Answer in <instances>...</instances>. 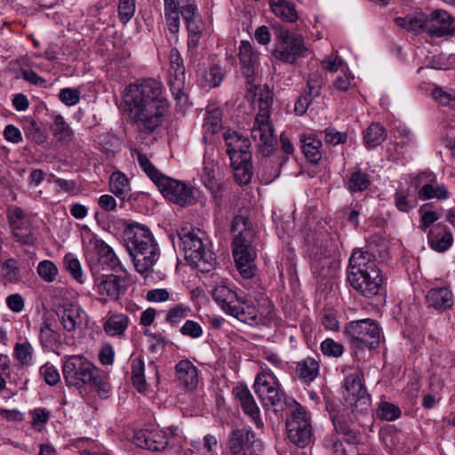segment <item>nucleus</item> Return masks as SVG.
I'll return each mask as SVG.
<instances>
[{"label":"nucleus","instance_id":"obj_1","mask_svg":"<svg viewBox=\"0 0 455 455\" xmlns=\"http://www.w3.org/2000/svg\"><path fill=\"white\" fill-rule=\"evenodd\" d=\"M163 89L162 83L156 79H145L126 87L124 102L140 132L149 134L162 125L168 109Z\"/></svg>","mask_w":455,"mask_h":455},{"label":"nucleus","instance_id":"obj_2","mask_svg":"<svg viewBox=\"0 0 455 455\" xmlns=\"http://www.w3.org/2000/svg\"><path fill=\"white\" fill-rule=\"evenodd\" d=\"M272 102L273 98L270 92H260L259 113L255 116L251 131V136L263 156L259 172H261L262 179L266 183L271 182L279 176L281 167L288 159L287 156H281L275 148L276 138L275 129L270 122Z\"/></svg>","mask_w":455,"mask_h":455},{"label":"nucleus","instance_id":"obj_3","mask_svg":"<svg viewBox=\"0 0 455 455\" xmlns=\"http://www.w3.org/2000/svg\"><path fill=\"white\" fill-rule=\"evenodd\" d=\"M347 279L361 295L372 298L381 290L383 278L375 256L362 250H355L349 259Z\"/></svg>","mask_w":455,"mask_h":455},{"label":"nucleus","instance_id":"obj_4","mask_svg":"<svg viewBox=\"0 0 455 455\" xmlns=\"http://www.w3.org/2000/svg\"><path fill=\"white\" fill-rule=\"evenodd\" d=\"M62 373L68 387L82 388L85 386L94 387L98 395L107 398L111 387L108 379L99 373L98 369L85 356L72 355L62 359Z\"/></svg>","mask_w":455,"mask_h":455},{"label":"nucleus","instance_id":"obj_5","mask_svg":"<svg viewBox=\"0 0 455 455\" xmlns=\"http://www.w3.org/2000/svg\"><path fill=\"white\" fill-rule=\"evenodd\" d=\"M132 156H136L140 168L168 201L182 207L194 204L196 202L198 195L196 188L163 174L140 150L134 149Z\"/></svg>","mask_w":455,"mask_h":455},{"label":"nucleus","instance_id":"obj_6","mask_svg":"<svg viewBox=\"0 0 455 455\" xmlns=\"http://www.w3.org/2000/svg\"><path fill=\"white\" fill-rule=\"evenodd\" d=\"M127 250L136 270L146 274L159 259V247L150 230L140 224L129 225L124 232Z\"/></svg>","mask_w":455,"mask_h":455},{"label":"nucleus","instance_id":"obj_7","mask_svg":"<svg viewBox=\"0 0 455 455\" xmlns=\"http://www.w3.org/2000/svg\"><path fill=\"white\" fill-rule=\"evenodd\" d=\"M177 236L185 259L190 265L202 272H209L214 267L215 258L204 243V233L186 225L177 230Z\"/></svg>","mask_w":455,"mask_h":455},{"label":"nucleus","instance_id":"obj_8","mask_svg":"<svg viewBox=\"0 0 455 455\" xmlns=\"http://www.w3.org/2000/svg\"><path fill=\"white\" fill-rule=\"evenodd\" d=\"M227 147V154L234 170V177L240 185L248 184L252 177L251 153L249 150L248 139L239 135L236 132L227 131L223 134Z\"/></svg>","mask_w":455,"mask_h":455},{"label":"nucleus","instance_id":"obj_9","mask_svg":"<svg viewBox=\"0 0 455 455\" xmlns=\"http://www.w3.org/2000/svg\"><path fill=\"white\" fill-rule=\"evenodd\" d=\"M289 416L286 419L287 435L298 446H305L311 437L310 417L306 410L295 400L289 399Z\"/></svg>","mask_w":455,"mask_h":455},{"label":"nucleus","instance_id":"obj_10","mask_svg":"<svg viewBox=\"0 0 455 455\" xmlns=\"http://www.w3.org/2000/svg\"><path fill=\"white\" fill-rule=\"evenodd\" d=\"M344 333L348 340L360 348H375L380 341V331L377 322L363 319L349 323Z\"/></svg>","mask_w":455,"mask_h":455},{"label":"nucleus","instance_id":"obj_11","mask_svg":"<svg viewBox=\"0 0 455 455\" xmlns=\"http://www.w3.org/2000/svg\"><path fill=\"white\" fill-rule=\"evenodd\" d=\"M253 388L258 397L265 406L282 408L283 404L288 406L285 394L280 390V384L276 377L267 371L259 372L254 381Z\"/></svg>","mask_w":455,"mask_h":455},{"label":"nucleus","instance_id":"obj_12","mask_svg":"<svg viewBox=\"0 0 455 455\" xmlns=\"http://www.w3.org/2000/svg\"><path fill=\"white\" fill-rule=\"evenodd\" d=\"M363 374L360 370L347 375L344 380V398L355 410L366 411L370 408L371 398L363 384Z\"/></svg>","mask_w":455,"mask_h":455},{"label":"nucleus","instance_id":"obj_13","mask_svg":"<svg viewBox=\"0 0 455 455\" xmlns=\"http://www.w3.org/2000/svg\"><path fill=\"white\" fill-rule=\"evenodd\" d=\"M231 455H260L262 442L255 438L251 428L243 427L231 432L228 439Z\"/></svg>","mask_w":455,"mask_h":455},{"label":"nucleus","instance_id":"obj_14","mask_svg":"<svg viewBox=\"0 0 455 455\" xmlns=\"http://www.w3.org/2000/svg\"><path fill=\"white\" fill-rule=\"evenodd\" d=\"M7 219L12 233L18 243L28 245L35 243L36 238L30 229V218L21 208L18 206L9 207Z\"/></svg>","mask_w":455,"mask_h":455},{"label":"nucleus","instance_id":"obj_15","mask_svg":"<svg viewBox=\"0 0 455 455\" xmlns=\"http://www.w3.org/2000/svg\"><path fill=\"white\" fill-rule=\"evenodd\" d=\"M241 71L246 79L248 91L252 92L256 88L255 81L259 70V54L249 41H241L238 48Z\"/></svg>","mask_w":455,"mask_h":455},{"label":"nucleus","instance_id":"obj_16","mask_svg":"<svg viewBox=\"0 0 455 455\" xmlns=\"http://www.w3.org/2000/svg\"><path fill=\"white\" fill-rule=\"evenodd\" d=\"M95 290L99 295L104 296V300L116 301L126 292L127 279L116 275H102L95 278Z\"/></svg>","mask_w":455,"mask_h":455},{"label":"nucleus","instance_id":"obj_17","mask_svg":"<svg viewBox=\"0 0 455 455\" xmlns=\"http://www.w3.org/2000/svg\"><path fill=\"white\" fill-rule=\"evenodd\" d=\"M170 75L169 86L176 100L185 97V68L183 59L176 48H172L169 54Z\"/></svg>","mask_w":455,"mask_h":455},{"label":"nucleus","instance_id":"obj_18","mask_svg":"<svg viewBox=\"0 0 455 455\" xmlns=\"http://www.w3.org/2000/svg\"><path fill=\"white\" fill-rule=\"evenodd\" d=\"M62 327L68 332L82 329L87 323V315L78 305L71 302L63 303L57 311Z\"/></svg>","mask_w":455,"mask_h":455},{"label":"nucleus","instance_id":"obj_19","mask_svg":"<svg viewBox=\"0 0 455 455\" xmlns=\"http://www.w3.org/2000/svg\"><path fill=\"white\" fill-rule=\"evenodd\" d=\"M233 256L236 267L243 278L249 279L255 275L254 259L256 251L251 244L233 246Z\"/></svg>","mask_w":455,"mask_h":455},{"label":"nucleus","instance_id":"obj_20","mask_svg":"<svg viewBox=\"0 0 455 455\" xmlns=\"http://www.w3.org/2000/svg\"><path fill=\"white\" fill-rule=\"evenodd\" d=\"M233 394L239 401L243 411L251 419L258 428H262L264 424L260 419V411L249 388L244 385H238L233 389Z\"/></svg>","mask_w":455,"mask_h":455},{"label":"nucleus","instance_id":"obj_21","mask_svg":"<svg viewBox=\"0 0 455 455\" xmlns=\"http://www.w3.org/2000/svg\"><path fill=\"white\" fill-rule=\"evenodd\" d=\"M455 30L452 17L445 11H434L427 16V33L431 36H443Z\"/></svg>","mask_w":455,"mask_h":455},{"label":"nucleus","instance_id":"obj_22","mask_svg":"<svg viewBox=\"0 0 455 455\" xmlns=\"http://www.w3.org/2000/svg\"><path fill=\"white\" fill-rule=\"evenodd\" d=\"M85 258L90 265L92 275L100 272V263L110 246L96 236L91 235L84 243Z\"/></svg>","mask_w":455,"mask_h":455},{"label":"nucleus","instance_id":"obj_23","mask_svg":"<svg viewBox=\"0 0 455 455\" xmlns=\"http://www.w3.org/2000/svg\"><path fill=\"white\" fill-rule=\"evenodd\" d=\"M305 51L304 40L301 36H293L291 41L278 44L273 51L275 59L285 63H293Z\"/></svg>","mask_w":455,"mask_h":455},{"label":"nucleus","instance_id":"obj_24","mask_svg":"<svg viewBox=\"0 0 455 455\" xmlns=\"http://www.w3.org/2000/svg\"><path fill=\"white\" fill-rule=\"evenodd\" d=\"M175 378L179 386L187 390H194L199 381L198 370L189 360H181L175 366Z\"/></svg>","mask_w":455,"mask_h":455},{"label":"nucleus","instance_id":"obj_25","mask_svg":"<svg viewBox=\"0 0 455 455\" xmlns=\"http://www.w3.org/2000/svg\"><path fill=\"white\" fill-rule=\"evenodd\" d=\"M220 176V168L213 157V152L205 151L201 172L203 183L207 188L215 191L219 188Z\"/></svg>","mask_w":455,"mask_h":455},{"label":"nucleus","instance_id":"obj_26","mask_svg":"<svg viewBox=\"0 0 455 455\" xmlns=\"http://www.w3.org/2000/svg\"><path fill=\"white\" fill-rule=\"evenodd\" d=\"M231 231L234 233L233 246L251 244L254 238V232L249 227L247 218L237 215L231 224Z\"/></svg>","mask_w":455,"mask_h":455},{"label":"nucleus","instance_id":"obj_27","mask_svg":"<svg viewBox=\"0 0 455 455\" xmlns=\"http://www.w3.org/2000/svg\"><path fill=\"white\" fill-rule=\"evenodd\" d=\"M213 299L221 309L229 314L235 305H238L240 298L237 293L225 283L217 285L212 292Z\"/></svg>","mask_w":455,"mask_h":455},{"label":"nucleus","instance_id":"obj_28","mask_svg":"<svg viewBox=\"0 0 455 455\" xmlns=\"http://www.w3.org/2000/svg\"><path fill=\"white\" fill-rule=\"evenodd\" d=\"M427 238L431 248L440 252L448 250L453 241L451 233L443 224L434 226L429 230Z\"/></svg>","mask_w":455,"mask_h":455},{"label":"nucleus","instance_id":"obj_29","mask_svg":"<svg viewBox=\"0 0 455 455\" xmlns=\"http://www.w3.org/2000/svg\"><path fill=\"white\" fill-rule=\"evenodd\" d=\"M428 307L438 310H446L453 305V296L447 287L433 288L426 296Z\"/></svg>","mask_w":455,"mask_h":455},{"label":"nucleus","instance_id":"obj_30","mask_svg":"<svg viewBox=\"0 0 455 455\" xmlns=\"http://www.w3.org/2000/svg\"><path fill=\"white\" fill-rule=\"evenodd\" d=\"M110 191L121 200L132 197V188L129 179L121 172H114L109 178Z\"/></svg>","mask_w":455,"mask_h":455},{"label":"nucleus","instance_id":"obj_31","mask_svg":"<svg viewBox=\"0 0 455 455\" xmlns=\"http://www.w3.org/2000/svg\"><path fill=\"white\" fill-rule=\"evenodd\" d=\"M302 151L306 158L312 164H317L322 158V140L315 134L300 137Z\"/></svg>","mask_w":455,"mask_h":455},{"label":"nucleus","instance_id":"obj_32","mask_svg":"<svg viewBox=\"0 0 455 455\" xmlns=\"http://www.w3.org/2000/svg\"><path fill=\"white\" fill-rule=\"evenodd\" d=\"M222 128V113L220 108L212 107L207 108L206 116L203 124L204 140H207L209 136L218 133Z\"/></svg>","mask_w":455,"mask_h":455},{"label":"nucleus","instance_id":"obj_33","mask_svg":"<svg viewBox=\"0 0 455 455\" xmlns=\"http://www.w3.org/2000/svg\"><path fill=\"white\" fill-rule=\"evenodd\" d=\"M228 315L251 325L257 324L258 321L260 320L255 306L245 301H241L240 299L238 300V305H235L234 310H232Z\"/></svg>","mask_w":455,"mask_h":455},{"label":"nucleus","instance_id":"obj_34","mask_svg":"<svg viewBox=\"0 0 455 455\" xmlns=\"http://www.w3.org/2000/svg\"><path fill=\"white\" fill-rule=\"evenodd\" d=\"M419 197L422 200L438 199L445 200L449 197V191L445 185L438 184L435 179L422 186L418 192Z\"/></svg>","mask_w":455,"mask_h":455},{"label":"nucleus","instance_id":"obj_35","mask_svg":"<svg viewBox=\"0 0 455 455\" xmlns=\"http://www.w3.org/2000/svg\"><path fill=\"white\" fill-rule=\"evenodd\" d=\"M269 5L274 14L283 20L294 22L298 14L293 4L286 0H269Z\"/></svg>","mask_w":455,"mask_h":455},{"label":"nucleus","instance_id":"obj_36","mask_svg":"<svg viewBox=\"0 0 455 455\" xmlns=\"http://www.w3.org/2000/svg\"><path fill=\"white\" fill-rule=\"evenodd\" d=\"M53 320L44 318L39 333L40 343L44 347L53 349L60 341V335L53 328Z\"/></svg>","mask_w":455,"mask_h":455},{"label":"nucleus","instance_id":"obj_37","mask_svg":"<svg viewBox=\"0 0 455 455\" xmlns=\"http://www.w3.org/2000/svg\"><path fill=\"white\" fill-rule=\"evenodd\" d=\"M318 372L319 363L312 357H307L297 363L296 373L306 383L312 382L318 375Z\"/></svg>","mask_w":455,"mask_h":455},{"label":"nucleus","instance_id":"obj_38","mask_svg":"<svg viewBox=\"0 0 455 455\" xmlns=\"http://www.w3.org/2000/svg\"><path fill=\"white\" fill-rule=\"evenodd\" d=\"M395 22L398 27L413 33L427 32V15L424 13H418L404 18H396Z\"/></svg>","mask_w":455,"mask_h":455},{"label":"nucleus","instance_id":"obj_39","mask_svg":"<svg viewBox=\"0 0 455 455\" xmlns=\"http://www.w3.org/2000/svg\"><path fill=\"white\" fill-rule=\"evenodd\" d=\"M164 17L167 27L172 34H177L180 29V19L179 11V3L177 0H164Z\"/></svg>","mask_w":455,"mask_h":455},{"label":"nucleus","instance_id":"obj_40","mask_svg":"<svg viewBox=\"0 0 455 455\" xmlns=\"http://www.w3.org/2000/svg\"><path fill=\"white\" fill-rule=\"evenodd\" d=\"M371 185L370 176L356 170L350 174L348 180L345 182L346 188L351 193L355 194L366 190Z\"/></svg>","mask_w":455,"mask_h":455},{"label":"nucleus","instance_id":"obj_41","mask_svg":"<svg viewBox=\"0 0 455 455\" xmlns=\"http://www.w3.org/2000/svg\"><path fill=\"white\" fill-rule=\"evenodd\" d=\"M129 319L123 314H114L104 323V331L112 336L122 334L128 327Z\"/></svg>","mask_w":455,"mask_h":455},{"label":"nucleus","instance_id":"obj_42","mask_svg":"<svg viewBox=\"0 0 455 455\" xmlns=\"http://www.w3.org/2000/svg\"><path fill=\"white\" fill-rule=\"evenodd\" d=\"M144 362L141 357H135L132 360V381L139 392H144L147 389V383L144 376Z\"/></svg>","mask_w":455,"mask_h":455},{"label":"nucleus","instance_id":"obj_43","mask_svg":"<svg viewBox=\"0 0 455 455\" xmlns=\"http://www.w3.org/2000/svg\"><path fill=\"white\" fill-rule=\"evenodd\" d=\"M386 130L379 124H371L364 133V143L367 148H374L385 140Z\"/></svg>","mask_w":455,"mask_h":455},{"label":"nucleus","instance_id":"obj_44","mask_svg":"<svg viewBox=\"0 0 455 455\" xmlns=\"http://www.w3.org/2000/svg\"><path fill=\"white\" fill-rule=\"evenodd\" d=\"M24 130L26 137L38 145L44 143L47 140L45 130L32 119L28 121Z\"/></svg>","mask_w":455,"mask_h":455},{"label":"nucleus","instance_id":"obj_45","mask_svg":"<svg viewBox=\"0 0 455 455\" xmlns=\"http://www.w3.org/2000/svg\"><path fill=\"white\" fill-rule=\"evenodd\" d=\"M137 445L143 449L151 451H161L167 445V441L162 433H159V446L156 445L151 439V434L138 433L136 435Z\"/></svg>","mask_w":455,"mask_h":455},{"label":"nucleus","instance_id":"obj_46","mask_svg":"<svg viewBox=\"0 0 455 455\" xmlns=\"http://www.w3.org/2000/svg\"><path fill=\"white\" fill-rule=\"evenodd\" d=\"M51 130L53 135L60 140H68L73 134L71 128L60 115H57L54 117Z\"/></svg>","mask_w":455,"mask_h":455},{"label":"nucleus","instance_id":"obj_47","mask_svg":"<svg viewBox=\"0 0 455 455\" xmlns=\"http://www.w3.org/2000/svg\"><path fill=\"white\" fill-rule=\"evenodd\" d=\"M64 264L66 269L76 281L79 283H84L81 264L73 254L68 253L64 257Z\"/></svg>","mask_w":455,"mask_h":455},{"label":"nucleus","instance_id":"obj_48","mask_svg":"<svg viewBox=\"0 0 455 455\" xmlns=\"http://www.w3.org/2000/svg\"><path fill=\"white\" fill-rule=\"evenodd\" d=\"M189 312L188 307H185L182 304L175 305L167 312L165 321L172 326L177 325L188 316Z\"/></svg>","mask_w":455,"mask_h":455},{"label":"nucleus","instance_id":"obj_49","mask_svg":"<svg viewBox=\"0 0 455 455\" xmlns=\"http://www.w3.org/2000/svg\"><path fill=\"white\" fill-rule=\"evenodd\" d=\"M39 276L47 283L53 282L59 273L57 266L51 260H43L37 266Z\"/></svg>","mask_w":455,"mask_h":455},{"label":"nucleus","instance_id":"obj_50","mask_svg":"<svg viewBox=\"0 0 455 455\" xmlns=\"http://www.w3.org/2000/svg\"><path fill=\"white\" fill-rule=\"evenodd\" d=\"M2 271L4 279L8 283H17L20 278V267L14 259H6L2 266Z\"/></svg>","mask_w":455,"mask_h":455},{"label":"nucleus","instance_id":"obj_51","mask_svg":"<svg viewBox=\"0 0 455 455\" xmlns=\"http://www.w3.org/2000/svg\"><path fill=\"white\" fill-rule=\"evenodd\" d=\"M136 10V0H119L117 12L123 24L128 23L133 17Z\"/></svg>","mask_w":455,"mask_h":455},{"label":"nucleus","instance_id":"obj_52","mask_svg":"<svg viewBox=\"0 0 455 455\" xmlns=\"http://www.w3.org/2000/svg\"><path fill=\"white\" fill-rule=\"evenodd\" d=\"M34 349L29 342L17 343L14 347V355L22 364L28 365L33 359Z\"/></svg>","mask_w":455,"mask_h":455},{"label":"nucleus","instance_id":"obj_53","mask_svg":"<svg viewBox=\"0 0 455 455\" xmlns=\"http://www.w3.org/2000/svg\"><path fill=\"white\" fill-rule=\"evenodd\" d=\"M377 415L381 419L392 421L401 416V410L393 403L383 402L379 406Z\"/></svg>","mask_w":455,"mask_h":455},{"label":"nucleus","instance_id":"obj_54","mask_svg":"<svg viewBox=\"0 0 455 455\" xmlns=\"http://www.w3.org/2000/svg\"><path fill=\"white\" fill-rule=\"evenodd\" d=\"M224 76V69L218 65H214L205 72L204 78L210 87H217L221 84Z\"/></svg>","mask_w":455,"mask_h":455},{"label":"nucleus","instance_id":"obj_55","mask_svg":"<svg viewBox=\"0 0 455 455\" xmlns=\"http://www.w3.org/2000/svg\"><path fill=\"white\" fill-rule=\"evenodd\" d=\"M40 375L44 378V381L50 386H55L60 380V375L57 368L47 363L40 368Z\"/></svg>","mask_w":455,"mask_h":455},{"label":"nucleus","instance_id":"obj_56","mask_svg":"<svg viewBox=\"0 0 455 455\" xmlns=\"http://www.w3.org/2000/svg\"><path fill=\"white\" fill-rule=\"evenodd\" d=\"M321 65L322 68L328 72H336L339 68H341L343 71V67H346V69H347L345 61L337 54H331L326 56L322 60Z\"/></svg>","mask_w":455,"mask_h":455},{"label":"nucleus","instance_id":"obj_57","mask_svg":"<svg viewBox=\"0 0 455 455\" xmlns=\"http://www.w3.org/2000/svg\"><path fill=\"white\" fill-rule=\"evenodd\" d=\"M321 349L325 355L339 357L343 354L344 347L331 339H326L322 342Z\"/></svg>","mask_w":455,"mask_h":455},{"label":"nucleus","instance_id":"obj_58","mask_svg":"<svg viewBox=\"0 0 455 455\" xmlns=\"http://www.w3.org/2000/svg\"><path fill=\"white\" fill-rule=\"evenodd\" d=\"M322 133L324 134V141L326 144L336 146L343 144L347 141V135L345 132H339L335 128H326Z\"/></svg>","mask_w":455,"mask_h":455},{"label":"nucleus","instance_id":"obj_59","mask_svg":"<svg viewBox=\"0 0 455 455\" xmlns=\"http://www.w3.org/2000/svg\"><path fill=\"white\" fill-rule=\"evenodd\" d=\"M307 84L308 89L307 93L310 94L311 97H317L320 94L323 86L321 73L318 71L311 73L308 76Z\"/></svg>","mask_w":455,"mask_h":455},{"label":"nucleus","instance_id":"obj_60","mask_svg":"<svg viewBox=\"0 0 455 455\" xmlns=\"http://www.w3.org/2000/svg\"><path fill=\"white\" fill-rule=\"evenodd\" d=\"M433 97L439 101L442 105L448 106L451 108H455V92H446L442 88H435L433 91Z\"/></svg>","mask_w":455,"mask_h":455},{"label":"nucleus","instance_id":"obj_61","mask_svg":"<svg viewBox=\"0 0 455 455\" xmlns=\"http://www.w3.org/2000/svg\"><path fill=\"white\" fill-rule=\"evenodd\" d=\"M330 417L331 419L334 429L338 435H344L349 429L353 427L347 423L345 417L337 411H331Z\"/></svg>","mask_w":455,"mask_h":455},{"label":"nucleus","instance_id":"obj_62","mask_svg":"<svg viewBox=\"0 0 455 455\" xmlns=\"http://www.w3.org/2000/svg\"><path fill=\"white\" fill-rule=\"evenodd\" d=\"M59 98L65 105L73 106L79 101L80 92L77 89L64 88L60 90Z\"/></svg>","mask_w":455,"mask_h":455},{"label":"nucleus","instance_id":"obj_63","mask_svg":"<svg viewBox=\"0 0 455 455\" xmlns=\"http://www.w3.org/2000/svg\"><path fill=\"white\" fill-rule=\"evenodd\" d=\"M180 332L193 339H196L202 336L203 330L201 325L192 320H187L180 329Z\"/></svg>","mask_w":455,"mask_h":455},{"label":"nucleus","instance_id":"obj_64","mask_svg":"<svg viewBox=\"0 0 455 455\" xmlns=\"http://www.w3.org/2000/svg\"><path fill=\"white\" fill-rule=\"evenodd\" d=\"M32 416V425L35 427H43L50 418V411L45 408H36L30 412Z\"/></svg>","mask_w":455,"mask_h":455}]
</instances>
